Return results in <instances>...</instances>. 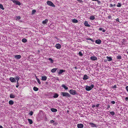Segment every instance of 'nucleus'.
<instances>
[{"instance_id":"nucleus-1","label":"nucleus","mask_w":128,"mask_h":128,"mask_svg":"<svg viewBox=\"0 0 128 128\" xmlns=\"http://www.w3.org/2000/svg\"><path fill=\"white\" fill-rule=\"evenodd\" d=\"M61 94L63 96L70 97V95L69 93L66 92H62Z\"/></svg>"},{"instance_id":"nucleus-2","label":"nucleus","mask_w":128,"mask_h":128,"mask_svg":"<svg viewBox=\"0 0 128 128\" xmlns=\"http://www.w3.org/2000/svg\"><path fill=\"white\" fill-rule=\"evenodd\" d=\"M47 4L49 6L53 7H55V6L53 3L51 1H48L47 2Z\"/></svg>"},{"instance_id":"nucleus-3","label":"nucleus","mask_w":128,"mask_h":128,"mask_svg":"<svg viewBox=\"0 0 128 128\" xmlns=\"http://www.w3.org/2000/svg\"><path fill=\"white\" fill-rule=\"evenodd\" d=\"M12 1L13 3H15V4L16 5H18L19 6H20L21 5L20 3L18 0H12Z\"/></svg>"},{"instance_id":"nucleus-4","label":"nucleus","mask_w":128,"mask_h":128,"mask_svg":"<svg viewBox=\"0 0 128 128\" xmlns=\"http://www.w3.org/2000/svg\"><path fill=\"white\" fill-rule=\"evenodd\" d=\"M70 93L73 95H75L76 94V92L75 90H71L69 91Z\"/></svg>"},{"instance_id":"nucleus-5","label":"nucleus","mask_w":128,"mask_h":128,"mask_svg":"<svg viewBox=\"0 0 128 128\" xmlns=\"http://www.w3.org/2000/svg\"><path fill=\"white\" fill-rule=\"evenodd\" d=\"M10 81L12 82H16V80L15 79L12 77H10Z\"/></svg>"},{"instance_id":"nucleus-6","label":"nucleus","mask_w":128,"mask_h":128,"mask_svg":"<svg viewBox=\"0 0 128 128\" xmlns=\"http://www.w3.org/2000/svg\"><path fill=\"white\" fill-rule=\"evenodd\" d=\"M90 59L93 60H97V58L95 56H92L90 57Z\"/></svg>"},{"instance_id":"nucleus-7","label":"nucleus","mask_w":128,"mask_h":128,"mask_svg":"<svg viewBox=\"0 0 128 128\" xmlns=\"http://www.w3.org/2000/svg\"><path fill=\"white\" fill-rule=\"evenodd\" d=\"M56 47L58 49L60 48L61 47V45L59 44H57L55 45Z\"/></svg>"},{"instance_id":"nucleus-8","label":"nucleus","mask_w":128,"mask_h":128,"mask_svg":"<svg viewBox=\"0 0 128 128\" xmlns=\"http://www.w3.org/2000/svg\"><path fill=\"white\" fill-rule=\"evenodd\" d=\"M95 43L96 44H100L101 43V41L100 39L96 40L95 41Z\"/></svg>"},{"instance_id":"nucleus-9","label":"nucleus","mask_w":128,"mask_h":128,"mask_svg":"<svg viewBox=\"0 0 128 128\" xmlns=\"http://www.w3.org/2000/svg\"><path fill=\"white\" fill-rule=\"evenodd\" d=\"M86 90L89 91L92 90V88L90 86H87L85 88Z\"/></svg>"},{"instance_id":"nucleus-10","label":"nucleus","mask_w":128,"mask_h":128,"mask_svg":"<svg viewBox=\"0 0 128 128\" xmlns=\"http://www.w3.org/2000/svg\"><path fill=\"white\" fill-rule=\"evenodd\" d=\"M84 24L85 26L86 27H90V25L89 24L87 21H85L84 22Z\"/></svg>"},{"instance_id":"nucleus-11","label":"nucleus","mask_w":128,"mask_h":128,"mask_svg":"<svg viewBox=\"0 0 128 128\" xmlns=\"http://www.w3.org/2000/svg\"><path fill=\"white\" fill-rule=\"evenodd\" d=\"M14 58L17 59H19L21 58V56L20 55H16L14 56Z\"/></svg>"},{"instance_id":"nucleus-12","label":"nucleus","mask_w":128,"mask_h":128,"mask_svg":"<svg viewBox=\"0 0 128 128\" xmlns=\"http://www.w3.org/2000/svg\"><path fill=\"white\" fill-rule=\"evenodd\" d=\"M89 124L92 127L94 128L96 127V125L92 122H90Z\"/></svg>"},{"instance_id":"nucleus-13","label":"nucleus","mask_w":128,"mask_h":128,"mask_svg":"<svg viewBox=\"0 0 128 128\" xmlns=\"http://www.w3.org/2000/svg\"><path fill=\"white\" fill-rule=\"evenodd\" d=\"M47 78L46 76H42L41 80L43 81H45L47 80Z\"/></svg>"},{"instance_id":"nucleus-14","label":"nucleus","mask_w":128,"mask_h":128,"mask_svg":"<svg viewBox=\"0 0 128 128\" xmlns=\"http://www.w3.org/2000/svg\"><path fill=\"white\" fill-rule=\"evenodd\" d=\"M65 70H60L59 71L58 73V74H62L63 72H65Z\"/></svg>"},{"instance_id":"nucleus-15","label":"nucleus","mask_w":128,"mask_h":128,"mask_svg":"<svg viewBox=\"0 0 128 128\" xmlns=\"http://www.w3.org/2000/svg\"><path fill=\"white\" fill-rule=\"evenodd\" d=\"M51 111L53 112H55L57 111V110L56 108H52L51 109Z\"/></svg>"},{"instance_id":"nucleus-16","label":"nucleus","mask_w":128,"mask_h":128,"mask_svg":"<svg viewBox=\"0 0 128 128\" xmlns=\"http://www.w3.org/2000/svg\"><path fill=\"white\" fill-rule=\"evenodd\" d=\"M95 18V17L94 16L92 15L90 16V19L91 20H94Z\"/></svg>"},{"instance_id":"nucleus-17","label":"nucleus","mask_w":128,"mask_h":128,"mask_svg":"<svg viewBox=\"0 0 128 128\" xmlns=\"http://www.w3.org/2000/svg\"><path fill=\"white\" fill-rule=\"evenodd\" d=\"M88 78V76L86 75H85L84 76L83 79L84 80H86Z\"/></svg>"},{"instance_id":"nucleus-18","label":"nucleus","mask_w":128,"mask_h":128,"mask_svg":"<svg viewBox=\"0 0 128 128\" xmlns=\"http://www.w3.org/2000/svg\"><path fill=\"white\" fill-rule=\"evenodd\" d=\"M62 86L66 90H67L68 89V88L64 84L62 85Z\"/></svg>"},{"instance_id":"nucleus-19","label":"nucleus","mask_w":128,"mask_h":128,"mask_svg":"<svg viewBox=\"0 0 128 128\" xmlns=\"http://www.w3.org/2000/svg\"><path fill=\"white\" fill-rule=\"evenodd\" d=\"M106 58L108 61H111L112 60V58L110 57L107 56Z\"/></svg>"},{"instance_id":"nucleus-20","label":"nucleus","mask_w":128,"mask_h":128,"mask_svg":"<svg viewBox=\"0 0 128 128\" xmlns=\"http://www.w3.org/2000/svg\"><path fill=\"white\" fill-rule=\"evenodd\" d=\"M28 120L29 124H32V123L33 122L32 120L29 118H28Z\"/></svg>"},{"instance_id":"nucleus-21","label":"nucleus","mask_w":128,"mask_h":128,"mask_svg":"<svg viewBox=\"0 0 128 128\" xmlns=\"http://www.w3.org/2000/svg\"><path fill=\"white\" fill-rule=\"evenodd\" d=\"M58 96L59 95L57 93H55L54 94L53 97L54 98H56L58 97Z\"/></svg>"},{"instance_id":"nucleus-22","label":"nucleus","mask_w":128,"mask_h":128,"mask_svg":"<svg viewBox=\"0 0 128 128\" xmlns=\"http://www.w3.org/2000/svg\"><path fill=\"white\" fill-rule=\"evenodd\" d=\"M57 70V68H54L52 69L51 70V72H55Z\"/></svg>"},{"instance_id":"nucleus-23","label":"nucleus","mask_w":128,"mask_h":128,"mask_svg":"<svg viewBox=\"0 0 128 128\" xmlns=\"http://www.w3.org/2000/svg\"><path fill=\"white\" fill-rule=\"evenodd\" d=\"M14 103V102L12 100H10L9 101V104L10 105H12Z\"/></svg>"},{"instance_id":"nucleus-24","label":"nucleus","mask_w":128,"mask_h":128,"mask_svg":"<svg viewBox=\"0 0 128 128\" xmlns=\"http://www.w3.org/2000/svg\"><path fill=\"white\" fill-rule=\"evenodd\" d=\"M48 21V20L47 19H46L45 20L43 21L42 22V23L43 24H46V23Z\"/></svg>"},{"instance_id":"nucleus-25","label":"nucleus","mask_w":128,"mask_h":128,"mask_svg":"<svg viewBox=\"0 0 128 128\" xmlns=\"http://www.w3.org/2000/svg\"><path fill=\"white\" fill-rule=\"evenodd\" d=\"M14 95H13L12 94H11L10 95V97L11 98H13L15 97Z\"/></svg>"},{"instance_id":"nucleus-26","label":"nucleus","mask_w":128,"mask_h":128,"mask_svg":"<svg viewBox=\"0 0 128 128\" xmlns=\"http://www.w3.org/2000/svg\"><path fill=\"white\" fill-rule=\"evenodd\" d=\"M33 89V90L35 91H37L38 90V88L36 86H34Z\"/></svg>"},{"instance_id":"nucleus-27","label":"nucleus","mask_w":128,"mask_h":128,"mask_svg":"<svg viewBox=\"0 0 128 128\" xmlns=\"http://www.w3.org/2000/svg\"><path fill=\"white\" fill-rule=\"evenodd\" d=\"M72 22L74 23H76L78 22V21L77 20L75 19H73L72 20Z\"/></svg>"},{"instance_id":"nucleus-28","label":"nucleus","mask_w":128,"mask_h":128,"mask_svg":"<svg viewBox=\"0 0 128 128\" xmlns=\"http://www.w3.org/2000/svg\"><path fill=\"white\" fill-rule=\"evenodd\" d=\"M27 41V40L26 39V38H24L22 39V42L24 43H25Z\"/></svg>"},{"instance_id":"nucleus-29","label":"nucleus","mask_w":128,"mask_h":128,"mask_svg":"<svg viewBox=\"0 0 128 128\" xmlns=\"http://www.w3.org/2000/svg\"><path fill=\"white\" fill-rule=\"evenodd\" d=\"M0 8L3 10H4V8L3 7V6L1 4H0Z\"/></svg>"},{"instance_id":"nucleus-30","label":"nucleus","mask_w":128,"mask_h":128,"mask_svg":"<svg viewBox=\"0 0 128 128\" xmlns=\"http://www.w3.org/2000/svg\"><path fill=\"white\" fill-rule=\"evenodd\" d=\"M116 58L118 59H120L122 58V56L120 55H118L117 56Z\"/></svg>"},{"instance_id":"nucleus-31","label":"nucleus","mask_w":128,"mask_h":128,"mask_svg":"<svg viewBox=\"0 0 128 128\" xmlns=\"http://www.w3.org/2000/svg\"><path fill=\"white\" fill-rule=\"evenodd\" d=\"M20 78V77L18 76H17L15 77V79L16 80H17V81H18V80H19Z\"/></svg>"},{"instance_id":"nucleus-32","label":"nucleus","mask_w":128,"mask_h":128,"mask_svg":"<svg viewBox=\"0 0 128 128\" xmlns=\"http://www.w3.org/2000/svg\"><path fill=\"white\" fill-rule=\"evenodd\" d=\"M36 80H37L38 82V83L39 84H41V82H40V80H39V79L38 78H37L36 77Z\"/></svg>"},{"instance_id":"nucleus-33","label":"nucleus","mask_w":128,"mask_h":128,"mask_svg":"<svg viewBox=\"0 0 128 128\" xmlns=\"http://www.w3.org/2000/svg\"><path fill=\"white\" fill-rule=\"evenodd\" d=\"M122 6V4L119 2L118 3V4L117 5V6L118 7H120Z\"/></svg>"},{"instance_id":"nucleus-34","label":"nucleus","mask_w":128,"mask_h":128,"mask_svg":"<svg viewBox=\"0 0 128 128\" xmlns=\"http://www.w3.org/2000/svg\"><path fill=\"white\" fill-rule=\"evenodd\" d=\"M110 113L112 116H114L115 114V113L114 111L110 112Z\"/></svg>"},{"instance_id":"nucleus-35","label":"nucleus","mask_w":128,"mask_h":128,"mask_svg":"<svg viewBox=\"0 0 128 128\" xmlns=\"http://www.w3.org/2000/svg\"><path fill=\"white\" fill-rule=\"evenodd\" d=\"M16 20H19L20 19V16H16Z\"/></svg>"},{"instance_id":"nucleus-36","label":"nucleus","mask_w":128,"mask_h":128,"mask_svg":"<svg viewBox=\"0 0 128 128\" xmlns=\"http://www.w3.org/2000/svg\"><path fill=\"white\" fill-rule=\"evenodd\" d=\"M48 60L50 61V62L51 63H53V60L52 58H49Z\"/></svg>"},{"instance_id":"nucleus-37","label":"nucleus","mask_w":128,"mask_h":128,"mask_svg":"<svg viewBox=\"0 0 128 128\" xmlns=\"http://www.w3.org/2000/svg\"><path fill=\"white\" fill-rule=\"evenodd\" d=\"M36 12V10H34L32 11V14H34Z\"/></svg>"},{"instance_id":"nucleus-38","label":"nucleus","mask_w":128,"mask_h":128,"mask_svg":"<svg viewBox=\"0 0 128 128\" xmlns=\"http://www.w3.org/2000/svg\"><path fill=\"white\" fill-rule=\"evenodd\" d=\"M33 114V112L32 111H31L29 113V114L30 116H32Z\"/></svg>"},{"instance_id":"nucleus-39","label":"nucleus","mask_w":128,"mask_h":128,"mask_svg":"<svg viewBox=\"0 0 128 128\" xmlns=\"http://www.w3.org/2000/svg\"><path fill=\"white\" fill-rule=\"evenodd\" d=\"M108 19H110L112 18V16L110 15H109L108 16Z\"/></svg>"},{"instance_id":"nucleus-40","label":"nucleus","mask_w":128,"mask_h":128,"mask_svg":"<svg viewBox=\"0 0 128 128\" xmlns=\"http://www.w3.org/2000/svg\"><path fill=\"white\" fill-rule=\"evenodd\" d=\"M84 127V125L82 124H80V128H82Z\"/></svg>"},{"instance_id":"nucleus-41","label":"nucleus","mask_w":128,"mask_h":128,"mask_svg":"<svg viewBox=\"0 0 128 128\" xmlns=\"http://www.w3.org/2000/svg\"><path fill=\"white\" fill-rule=\"evenodd\" d=\"M94 85L93 84H91V86H90L91 88H92H92H94Z\"/></svg>"},{"instance_id":"nucleus-42","label":"nucleus","mask_w":128,"mask_h":128,"mask_svg":"<svg viewBox=\"0 0 128 128\" xmlns=\"http://www.w3.org/2000/svg\"><path fill=\"white\" fill-rule=\"evenodd\" d=\"M77 127L78 128H80V124H77Z\"/></svg>"},{"instance_id":"nucleus-43","label":"nucleus","mask_w":128,"mask_h":128,"mask_svg":"<svg viewBox=\"0 0 128 128\" xmlns=\"http://www.w3.org/2000/svg\"><path fill=\"white\" fill-rule=\"evenodd\" d=\"M111 103L112 104H115V102L114 101H112L111 102Z\"/></svg>"},{"instance_id":"nucleus-44","label":"nucleus","mask_w":128,"mask_h":128,"mask_svg":"<svg viewBox=\"0 0 128 128\" xmlns=\"http://www.w3.org/2000/svg\"><path fill=\"white\" fill-rule=\"evenodd\" d=\"M50 122L53 123L54 122V121L53 120H50Z\"/></svg>"},{"instance_id":"nucleus-45","label":"nucleus","mask_w":128,"mask_h":128,"mask_svg":"<svg viewBox=\"0 0 128 128\" xmlns=\"http://www.w3.org/2000/svg\"><path fill=\"white\" fill-rule=\"evenodd\" d=\"M126 89L127 91L128 92V86H126Z\"/></svg>"},{"instance_id":"nucleus-46","label":"nucleus","mask_w":128,"mask_h":128,"mask_svg":"<svg viewBox=\"0 0 128 128\" xmlns=\"http://www.w3.org/2000/svg\"><path fill=\"white\" fill-rule=\"evenodd\" d=\"M116 88V85H114V86L112 87L113 88Z\"/></svg>"},{"instance_id":"nucleus-47","label":"nucleus","mask_w":128,"mask_h":128,"mask_svg":"<svg viewBox=\"0 0 128 128\" xmlns=\"http://www.w3.org/2000/svg\"><path fill=\"white\" fill-rule=\"evenodd\" d=\"M116 20L117 22H119V19L118 18L116 19Z\"/></svg>"},{"instance_id":"nucleus-48","label":"nucleus","mask_w":128,"mask_h":128,"mask_svg":"<svg viewBox=\"0 0 128 128\" xmlns=\"http://www.w3.org/2000/svg\"><path fill=\"white\" fill-rule=\"evenodd\" d=\"M97 2L98 3V4H100L101 3L100 1H99L98 0Z\"/></svg>"},{"instance_id":"nucleus-49","label":"nucleus","mask_w":128,"mask_h":128,"mask_svg":"<svg viewBox=\"0 0 128 128\" xmlns=\"http://www.w3.org/2000/svg\"><path fill=\"white\" fill-rule=\"evenodd\" d=\"M102 29H103V28H100L99 30H102Z\"/></svg>"},{"instance_id":"nucleus-50","label":"nucleus","mask_w":128,"mask_h":128,"mask_svg":"<svg viewBox=\"0 0 128 128\" xmlns=\"http://www.w3.org/2000/svg\"><path fill=\"white\" fill-rule=\"evenodd\" d=\"M110 6L111 7H112L113 6V5L112 4H110Z\"/></svg>"},{"instance_id":"nucleus-51","label":"nucleus","mask_w":128,"mask_h":128,"mask_svg":"<svg viewBox=\"0 0 128 128\" xmlns=\"http://www.w3.org/2000/svg\"><path fill=\"white\" fill-rule=\"evenodd\" d=\"M110 107V106L109 105V104H108L107 105V109H108Z\"/></svg>"},{"instance_id":"nucleus-52","label":"nucleus","mask_w":128,"mask_h":128,"mask_svg":"<svg viewBox=\"0 0 128 128\" xmlns=\"http://www.w3.org/2000/svg\"><path fill=\"white\" fill-rule=\"evenodd\" d=\"M92 38H87L86 39L87 40H92Z\"/></svg>"},{"instance_id":"nucleus-53","label":"nucleus","mask_w":128,"mask_h":128,"mask_svg":"<svg viewBox=\"0 0 128 128\" xmlns=\"http://www.w3.org/2000/svg\"><path fill=\"white\" fill-rule=\"evenodd\" d=\"M99 104H97L96 105V106L97 107H98L99 106Z\"/></svg>"},{"instance_id":"nucleus-54","label":"nucleus","mask_w":128,"mask_h":128,"mask_svg":"<svg viewBox=\"0 0 128 128\" xmlns=\"http://www.w3.org/2000/svg\"><path fill=\"white\" fill-rule=\"evenodd\" d=\"M125 100H126L127 101L128 100V97H126L125 98Z\"/></svg>"},{"instance_id":"nucleus-55","label":"nucleus","mask_w":128,"mask_h":128,"mask_svg":"<svg viewBox=\"0 0 128 128\" xmlns=\"http://www.w3.org/2000/svg\"><path fill=\"white\" fill-rule=\"evenodd\" d=\"M106 31V30H102V32H105Z\"/></svg>"},{"instance_id":"nucleus-56","label":"nucleus","mask_w":128,"mask_h":128,"mask_svg":"<svg viewBox=\"0 0 128 128\" xmlns=\"http://www.w3.org/2000/svg\"><path fill=\"white\" fill-rule=\"evenodd\" d=\"M19 86V85L18 84H17V85L16 86V88H18Z\"/></svg>"},{"instance_id":"nucleus-57","label":"nucleus","mask_w":128,"mask_h":128,"mask_svg":"<svg viewBox=\"0 0 128 128\" xmlns=\"http://www.w3.org/2000/svg\"><path fill=\"white\" fill-rule=\"evenodd\" d=\"M91 41L92 42H94V40H93L92 39V40H91Z\"/></svg>"},{"instance_id":"nucleus-58","label":"nucleus","mask_w":128,"mask_h":128,"mask_svg":"<svg viewBox=\"0 0 128 128\" xmlns=\"http://www.w3.org/2000/svg\"><path fill=\"white\" fill-rule=\"evenodd\" d=\"M82 53L80 52V56H82Z\"/></svg>"},{"instance_id":"nucleus-59","label":"nucleus","mask_w":128,"mask_h":128,"mask_svg":"<svg viewBox=\"0 0 128 128\" xmlns=\"http://www.w3.org/2000/svg\"><path fill=\"white\" fill-rule=\"evenodd\" d=\"M0 128H3V127L2 126L0 125Z\"/></svg>"},{"instance_id":"nucleus-60","label":"nucleus","mask_w":128,"mask_h":128,"mask_svg":"<svg viewBox=\"0 0 128 128\" xmlns=\"http://www.w3.org/2000/svg\"><path fill=\"white\" fill-rule=\"evenodd\" d=\"M92 1H98V0H92Z\"/></svg>"},{"instance_id":"nucleus-61","label":"nucleus","mask_w":128,"mask_h":128,"mask_svg":"<svg viewBox=\"0 0 128 128\" xmlns=\"http://www.w3.org/2000/svg\"><path fill=\"white\" fill-rule=\"evenodd\" d=\"M18 80L17 81V84H18Z\"/></svg>"},{"instance_id":"nucleus-62","label":"nucleus","mask_w":128,"mask_h":128,"mask_svg":"<svg viewBox=\"0 0 128 128\" xmlns=\"http://www.w3.org/2000/svg\"><path fill=\"white\" fill-rule=\"evenodd\" d=\"M95 105H94L92 106V108H94V107H95Z\"/></svg>"},{"instance_id":"nucleus-63","label":"nucleus","mask_w":128,"mask_h":128,"mask_svg":"<svg viewBox=\"0 0 128 128\" xmlns=\"http://www.w3.org/2000/svg\"><path fill=\"white\" fill-rule=\"evenodd\" d=\"M80 51L79 52V53H78V54L79 55V56H80Z\"/></svg>"},{"instance_id":"nucleus-64","label":"nucleus","mask_w":128,"mask_h":128,"mask_svg":"<svg viewBox=\"0 0 128 128\" xmlns=\"http://www.w3.org/2000/svg\"><path fill=\"white\" fill-rule=\"evenodd\" d=\"M116 6V5L115 4H114V5H113V6Z\"/></svg>"}]
</instances>
